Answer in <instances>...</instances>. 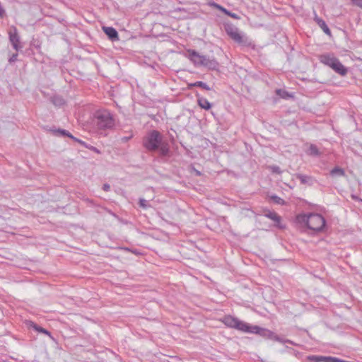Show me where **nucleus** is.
Masks as SVG:
<instances>
[{
    "label": "nucleus",
    "instance_id": "obj_4",
    "mask_svg": "<svg viewBox=\"0 0 362 362\" xmlns=\"http://www.w3.org/2000/svg\"><path fill=\"white\" fill-rule=\"evenodd\" d=\"M226 31L230 37L238 43L243 42V37L240 33L238 29L233 25H228L226 27Z\"/></svg>",
    "mask_w": 362,
    "mask_h": 362
},
{
    "label": "nucleus",
    "instance_id": "obj_11",
    "mask_svg": "<svg viewBox=\"0 0 362 362\" xmlns=\"http://www.w3.org/2000/svg\"><path fill=\"white\" fill-rule=\"evenodd\" d=\"M266 216L274 221L278 227L281 228H284V226L281 225V218L276 212L270 211L266 214Z\"/></svg>",
    "mask_w": 362,
    "mask_h": 362
},
{
    "label": "nucleus",
    "instance_id": "obj_24",
    "mask_svg": "<svg viewBox=\"0 0 362 362\" xmlns=\"http://www.w3.org/2000/svg\"><path fill=\"white\" fill-rule=\"evenodd\" d=\"M139 204H140V206H141L142 208H146V206H147L146 200H145L144 199H141L139 201Z\"/></svg>",
    "mask_w": 362,
    "mask_h": 362
},
{
    "label": "nucleus",
    "instance_id": "obj_22",
    "mask_svg": "<svg viewBox=\"0 0 362 362\" xmlns=\"http://www.w3.org/2000/svg\"><path fill=\"white\" fill-rule=\"evenodd\" d=\"M270 169H271V170L273 173H281V170H280L279 168L277 167V166H272V167H270Z\"/></svg>",
    "mask_w": 362,
    "mask_h": 362
},
{
    "label": "nucleus",
    "instance_id": "obj_20",
    "mask_svg": "<svg viewBox=\"0 0 362 362\" xmlns=\"http://www.w3.org/2000/svg\"><path fill=\"white\" fill-rule=\"evenodd\" d=\"M331 174L332 175H344V171L341 168H336L331 171Z\"/></svg>",
    "mask_w": 362,
    "mask_h": 362
},
{
    "label": "nucleus",
    "instance_id": "obj_19",
    "mask_svg": "<svg viewBox=\"0 0 362 362\" xmlns=\"http://www.w3.org/2000/svg\"><path fill=\"white\" fill-rule=\"evenodd\" d=\"M33 328H34L36 331H37V332H41V333L49 335V336L50 335V333H49L47 330H46L45 329H44V328H42V327H39V326H37V325H33Z\"/></svg>",
    "mask_w": 362,
    "mask_h": 362
},
{
    "label": "nucleus",
    "instance_id": "obj_10",
    "mask_svg": "<svg viewBox=\"0 0 362 362\" xmlns=\"http://www.w3.org/2000/svg\"><path fill=\"white\" fill-rule=\"evenodd\" d=\"M218 62L214 59H209L206 56L203 55V59H202L199 66H204L211 69H216L218 67Z\"/></svg>",
    "mask_w": 362,
    "mask_h": 362
},
{
    "label": "nucleus",
    "instance_id": "obj_13",
    "mask_svg": "<svg viewBox=\"0 0 362 362\" xmlns=\"http://www.w3.org/2000/svg\"><path fill=\"white\" fill-rule=\"evenodd\" d=\"M103 30L105 33L112 40H118V33L117 30L112 27H104Z\"/></svg>",
    "mask_w": 362,
    "mask_h": 362
},
{
    "label": "nucleus",
    "instance_id": "obj_16",
    "mask_svg": "<svg viewBox=\"0 0 362 362\" xmlns=\"http://www.w3.org/2000/svg\"><path fill=\"white\" fill-rule=\"evenodd\" d=\"M307 153L309 155H311V156H317V155L320 154L317 148L315 145H313V144H310L308 146V148L307 150Z\"/></svg>",
    "mask_w": 362,
    "mask_h": 362
},
{
    "label": "nucleus",
    "instance_id": "obj_15",
    "mask_svg": "<svg viewBox=\"0 0 362 362\" xmlns=\"http://www.w3.org/2000/svg\"><path fill=\"white\" fill-rule=\"evenodd\" d=\"M315 21L317 23V24L319 25V26L322 29V30L327 35H330V30L328 28V26L327 25V24L325 23V22L319 18H315Z\"/></svg>",
    "mask_w": 362,
    "mask_h": 362
},
{
    "label": "nucleus",
    "instance_id": "obj_8",
    "mask_svg": "<svg viewBox=\"0 0 362 362\" xmlns=\"http://www.w3.org/2000/svg\"><path fill=\"white\" fill-rule=\"evenodd\" d=\"M8 34L10 41L11 42L14 49L17 50L18 49L19 45V37L18 35L16 28L12 27L9 30Z\"/></svg>",
    "mask_w": 362,
    "mask_h": 362
},
{
    "label": "nucleus",
    "instance_id": "obj_21",
    "mask_svg": "<svg viewBox=\"0 0 362 362\" xmlns=\"http://www.w3.org/2000/svg\"><path fill=\"white\" fill-rule=\"evenodd\" d=\"M272 199H273V201H274L275 203H276V204H281V205L284 204V199H281V198H280V197H276V196H274V197H272Z\"/></svg>",
    "mask_w": 362,
    "mask_h": 362
},
{
    "label": "nucleus",
    "instance_id": "obj_14",
    "mask_svg": "<svg viewBox=\"0 0 362 362\" xmlns=\"http://www.w3.org/2000/svg\"><path fill=\"white\" fill-rule=\"evenodd\" d=\"M197 103L199 106L204 110H209L211 107V104L205 98L199 97L197 99Z\"/></svg>",
    "mask_w": 362,
    "mask_h": 362
},
{
    "label": "nucleus",
    "instance_id": "obj_25",
    "mask_svg": "<svg viewBox=\"0 0 362 362\" xmlns=\"http://www.w3.org/2000/svg\"><path fill=\"white\" fill-rule=\"evenodd\" d=\"M354 4L362 7V0H352Z\"/></svg>",
    "mask_w": 362,
    "mask_h": 362
},
{
    "label": "nucleus",
    "instance_id": "obj_2",
    "mask_svg": "<svg viewBox=\"0 0 362 362\" xmlns=\"http://www.w3.org/2000/svg\"><path fill=\"white\" fill-rule=\"evenodd\" d=\"M296 221L310 230L317 232L321 231L325 226V218L317 214H298L296 216Z\"/></svg>",
    "mask_w": 362,
    "mask_h": 362
},
{
    "label": "nucleus",
    "instance_id": "obj_3",
    "mask_svg": "<svg viewBox=\"0 0 362 362\" xmlns=\"http://www.w3.org/2000/svg\"><path fill=\"white\" fill-rule=\"evenodd\" d=\"M160 134L157 131H152L148 134L143 141L144 146L149 151H155L160 143Z\"/></svg>",
    "mask_w": 362,
    "mask_h": 362
},
{
    "label": "nucleus",
    "instance_id": "obj_5",
    "mask_svg": "<svg viewBox=\"0 0 362 362\" xmlns=\"http://www.w3.org/2000/svg\"><path fill=\"white\" fill-rule=\"evenodd\" d=\"M308 360L311 362H337L338 358L322 356H309Z\"/></svg>",
    "mask_w": 362,
    "mask_h": 362
},
{
    "label": "nucleus",
    "instance_id": "obj_26",
    "mask_svg": "<svg viewBox=\"0 0 362 362\" xmlns=\"http://www.w3.org/2000/svg\"><path fill=\"white\" fill-rule=\"evenodd\" d=\"M160 151L162 152V154L165 155L168 153V148L165 147H161Z\"/></svg>",
    "mask_w": 362,
    "mask_h": 362
},
{
    "label": "nucleus",
    "instance_id": "obj_12",
    "mask_svg": "<svg viewBox=\"0 0 362 362\" xmlns=\"http://www.w3.org/2000/svg\"><path fill=\"white\" fill-rule=\"evenodd\" d=\"M336 59L337 58L334 57L329 54L321 55L320 57V62L329 67L332 66Z\"/></svg>",
    "mask_w": 362,
    "mask_h": 362
},
{
    "label": "nucleus",
    "instance_id": "obj_23",
    "mask_svg": "<svg viewBox=\"0 0 362 362\" xmlns=\"http://www.w3.org/2000/svg\"><path fill=\"white\" fill-rule=\"evenodd\" d=\"M62 133L63 134L66 135L67 136H69V137H70V138H71V139H74V140H76V141H78L79 143H82L81 141H79V140L76 139V138H74L71 134H70L69 133L66 132V131H62Z\"/></svg>",
    "mask_w": 362,
    "mask_h": 362
},
{
    "label": "nucleus",
    "instance_id": "obj_18",
    "mask_svg": "<svg viewBox=\"0 0 362 362\" xmlns=\"http://www.w3.org/2000/svg\"><path fill=\"white\" fill-rule=\"evenodd\" d=\"M276 93L277 95L282 98H288L289 97H291V95L288 93L281 89L276 90Z\"/></svg>",
    "mask_w": 362,
    "mask_h": 362
},
{
    "label": "nucleus",
    "instance_id": "obj_28",
    "mask_svg": "<svg viewBox=\"0 0 362 362\" xmlns=\"http://www.w3.org/2000/svg\"><path fill=\"white\" fill-rule=\"evenodd\" d=\"M362 201V199H361Z\"/></svg>",
    "mask_w": 362,
    "mask_h": 362
},
{
    "label": "nucleus",
    "instance_id": "obj_27",
    "mask_svg": "<svg viewBox=\"0 0 362 362\" xmlns=\"http://www.w3.org/2000/svg\"><path fill=\"white\" fill-rule=\"evenodd\" d=\"M110 185L107 184H105L103 185V189L105 191H108L110 189Z\"/></svg>",
    "mask_w": 362,
    "mask_h": 362
},
{
    "label": "nucleus",
    "instance_id": "obj_17",
    "mask_svg": "<svg viewBox=\"0 0 362 362\" xmlns=\"http://www.w3.org/2000/svg\"><path fill=\"white\" fill-rule=\"evenodd\" d=\"M193 86H198V87H201L204 89H206V90H210V88L204 83H203L202 81H197V82H195L194 83H189L188 84V88H190Z\"/></svg>",
    "mask_w": 362,
    "mask_h": 362
},
{
    "label": "nucleus",
    "instance_id": "obj_1",
    "mask_svg": "<svg viewBox=\"0 0 362 362\" xmlns=\"http://www.w3.org/2000/svg\"><path fill=\"white\" fill-rule=\"evenodd\" d=\"M226 327L235 329L238 331L249 334H256L262 337L270 336L272 332L257 325H252L238 318L228 315L220 320Z\"/></svg>",
    "mask_w": 362,
    "mask_h": 362
},
{
    "label": "nucleus",
    "instance_id": "obj_9",
    "mask_svg": "<svg viewBox=\"0 0 362 362\" xmlns=\"http://www.w3.org/2000/svg\"><path fill=\"white\" fill-rule=\"evenodd\" d=\"M330 67L341 76H345L347 74L346 68L337 59L334 60Z\"/></svg>",
    "mask_w": 362,
    "mask_h": 362
},
{
    "label": "nucleus",
    "instance_id": "obj_7",
    "mask_svg": "<svg viewBox=\"0 0 362 362\" xmlns=\"http://www.w3.org/2000/svg\"><path fill=\"white\" fill-rule=\"evenodd\" d=\"M208 4L209 6L215 8L216 9H218L219 11H222L223 13H224L227 16L231 17L232 18L237 19V20L240 18V16L238 15H237L236 13L230 12L229 11L226 9L224 7H223L222 6L218 4L215 2L210 1L208 3Z\"/></svg>",
    "mask_w": 362,
    "mask_h": 362
},
{
    "label": "nucleus",
    "instance_id": "obj_6",
    "mask_svg": "<svg viewBox=\"0 0 362 362\" xmlns=\"http://www.w3.org/2000/svg\"><path fill=\"white\" fill-rule=\"evenodd\" d=\"M188 58L195 64L199 66L203 59V55H201L198 52L192 49L187 50Z\"/></svg>",
    "mask_w": 362,
    "mask_h": 362
}]
</instances>
